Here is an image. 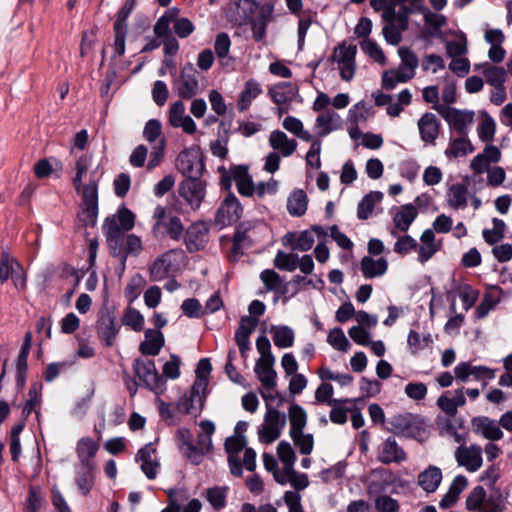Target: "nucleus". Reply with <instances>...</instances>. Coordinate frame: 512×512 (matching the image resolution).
<instances>
[{
  "label": "nucleus",
  "instance_id": "obj_1",
  "mask_svg": "<svg viewBox=\"0 0 512 512\" xmlns=\"http://www.w3.org/2000/svg\"><path fill=\"white\" fill-rule=\"evenodd\" d=\"M274 12L272 1L261 4L258 0H230L224 13L226 20L235 27L251 25L255 42H262Z\"/></svg>",
  "mask_w": 512,
  "mask_h": 512
},
{
  "label": "nucleus",
  "instance_id": "obj_2",
  "mask_svg": "<svg viewBox=\"0 0 512 512\" xmlns=\"http://www.w3.org/2000/svg\"><path fill=\"white\" fill-rule=\"evenodd\" d=\"M181 364V358L177 354H171L170 360L163 365L162 374L158 372L152 359L136 358L133 360L132 369L135 377L142 382V387L159 396L166 391L167 379L176 380L180 377Z\"/></svg>",
  "mask_w": 512,
  "mask_h": 512
},
{
  "label": "nucleus",
  "instance_id": "obj_3",
  "mask_svg": "<svg viewBox=\"0 0 512 512\" xmlns=\"http://www.w3.org/2000/svg\"><path fill=\"white\" fill-rule=\"evenodd\" d=\"M83 175L76 174L72 184L77 193L82 192V203L77 214L78 221L85 228H94L99 215L98 181L91 179L87 184L82 183Z\"/></svg>",
  "mask_w": 512,
  "mask_h": 512
},
{
  "label": "nucleus",
  "instance_id": "obj_4",
  "mask_svg": "<svg viewBox=\"0 0 512 512\" xmlns=\"http://www.w3.org/2000/svg\"><path fill=\"white\" fill-rule=\"evenodd\" d=\"M387 430L396 436L414 439L424 443L429 438L428 420L419 414L405 412L394 415L388 421Z\"/></svg>",
  "mask_w": 512,
  "mask_h": 512
},
{
  "label": "nucleus",
  "instance_id": "obj_5",
  "mask_svg": "<svg viewBox=\"0 0 512 512\" xmlns=\"http://www.w3.org/2000/svg\"><path fill=\"white\" fill-rule=\"evenodd\" d=\"M260 279L265 285L266 290L275 293L274 302H277L279 296H282L284 304L300 292L299 285L302 282H305L307 285L313 283L311 279L301 275H295L289 282H286L283 276L274 269L269 268L260 273Z\"/></svg>",
  "mask_w": 512,
  "mask_h": 512
},
{
  "label": "nucleus",
  "instance_id": "obj_6",
  "mask_svg": "<svg viewBox=\"0 0 512 512\" xmlns=\"http://www.w3.org/2000/svg\"><path fill=\"white\" fill-rule=\"evenodd\" d=\"M115 311L116 307L109 304L108 296H106L97 312L96 330L98 339L107 348L114 345L121 329V324L116 322Z\"/></svg>",
  "mask_w": 512,
  "mask_h": 512
},
{
  "label": "nucleus",
  "instance_id": "obj_7",
  "mask_svg": "<svg viewBox=\"0 0 512 512\" xmlns=\"http://www.w3.org/2000/svg\"><path fill=\"white\" fill-rule=\"evenodd\" d=\"M471 425L475 434L481 435L489 441H498L503 437L501 427L512 432V410H507L499 422L487 416H475L471 420Z\"/></svg>",
  "mask_w": 512,
  "mask_h": 512
},
{
  "label": "nucleus",
  "instance_id": "obj_8",
  "mask_svg": "<svg viewBox=\"0 0 512 512\" xmlns=\"http://www.w3.org/2000/svg\"><path fill=\"white\" fill-rule=\"evenodd\" d=\"M205 170L206 163L201 161L200 168L195 172V176L184 179L178 186L179 195L184 198L194 210L201 206L206 195V182L201 179Z\"/></svg>",
  "mask_w": 512,
  "mask_h": 512
},
{
  "label": "nucleus",
  "instance_id": "obj_9",
  "mask_svg": "<svg viewBox=\"0 0 512 512\" xmlns=\"http://www.w3.org/2000/svg\"><path fill=\"white\" fill-rule=\"evenodd\" d=\"M136 0H125L123 5L116 13V19L113 23L114 43L113 49L115 55L123 56L126 51V37L128 33L127 20L136 7Z\"/></svg>",
  "mask_w": 512,
  "mask_h": 512
},
{
  "label": "nucleus",
  "instance_id": "obj_10",
  "mask_svg": "<svg viewBox=\"0 0 512 512\" xmlns=\"http://www.w3.org/2000/svg\"><path fill=\"white\" fill-rule=\"evenodd\" d=\"M243 206L233 192L226 194L215 212L214 222L219 230L237 223L243 214Z\"/></svg>",
  "mask_w": 512,
  "mask_h": 512
},
{
  "label": "nucleus",
  "instance_id": "obj_11",
  "mask_svg": "<svg viewBox=\"0 0 512 512\" xmlns=\"http://www.w3.org/2000/svg\"><path fill=\"white\" fill-rule=\"evenodd\" d=\"M287 423V415L284 411L279 410L278 408H271L266 411L264 416L263 426H267L268 430H271L272 435L268 437L264 436V428H258V439L262 444H271L275 440H277L281 434L282 430Z\"/></svg>",
  "mask_w": 512,
  "mask_h": 512
},
{
  "label": "nucleus",
  "instance_id": "obj_12",
  "mask_svg": "<svg viewBox=\"0 0 512 512\" xmlns=\"http://www.w3.org/2000/svg\"><path fill=\"white\" fill-rule=\"evenodd\" d=\"M440 116L460 135L468 136V125L474 120V111L452 106H439Z\"/></svg>",
  "mask_w": 512,
  "mask_h": 512
},
{
  "label": "nucleus",
  "instance_id": "obj_13",
  "mask_svg": "<svg viewBox=\"0 0 512 512\" xmlns=\"http://www.w3.org/2000/svg\"><path fill=\"white\" fill-rule=\"evenodd\" d=\"M205 163V156L199 145H192L189 148L183 149L177 156V169L179 172L188 179L194 177L195 172L200 168V162Z\"/></svg>",
  "mask_w": 512,
  "mask_h": 512
},
{
  "label": "nucleus",
  "instance_id": "obj_14",
  "mask_svg": "<svg viewBox=\"0 0 512 512\" xmlns=\"http://www.w3.org/2000/svg\"><path fill=\"white\" fill-rule=\"evenodd\" d=\"M197 70L191 62H186L181 69L179 80L175 81L174 87L181 99H192L199 89V81L196 77Z\"/></svg>",
  "mask_w": 512,
  "mask_h": 512
},
{
  "label": "nucleus",
  "instance_id": "obj_15",
  "mask_svg": "<svg viewBox=\"0 0 512 512\" xmlns=\"http://www.w3.org/2000/svg\"><path fill=\"white\" fill-rule=\"evenodd\" d=\"M210 228L205 220H197L191 223L185 230L184 244L188 253L201 251L206 246L203 238L209 234Z\"/></svg>",
  "mask_w": 512,
  "mask_h": 512
},
{
  "label": "nucleus",
  "instance_id": "obj_16",
  "mask_svg": "<svg viewBox=\"0 0 512 512\" xmlns=\"http://www.w3.org/2000/svg\"><path fill=\"white\" fill-rule=\"evenodd\" d=\"M276 359H257L254 366L256 378L263 389L272 391L277 387V372L274 369Z\"/></svg>",
  "mask_w": 512,
  "mask_h": 512
},
{
  "label": "nucleus",
  "instance_id": "obj_17",
  "mask_svg": "<svg viewBox=\"0 0 512 512\" xmlns=\"http://www.w3.org/2000/svg\"><path fill=\"white\" fill-rule=\"evenodd\" d=\"M407 459L405 450L397 443L394 437L389 436L379 447L377 460L385 465L400 463Z\"/></svg>",
  "mask_w": 512,
  "mask_h": 512
},
{
  "label": "nucleus",
  "instance_id": "obj_18",
  "mask_svg": "<svg viewBox=\"0 0 512 512\" xmlns=\"http://www.w3.org/2000/svg\"><path fill=\"white\" fill-rule=\"evenodd\" d=\"M136 215L124 203L119 205L114 215L107 216L102 224L103 227L116 226L123 233L132 230L135 226Z\"/></svg>",
  "mask_w": 512,
  "mask_h": 512
},
{
  "label": "nucleus",
  "instance_id": "obj_19",
  "mask_svg": "<svg viewBox=\"0 0 512 512\" xmlns=\"http://www.w3.org/2000/svg\"><path fill=\"white\" fill-rule=\"evenodd\" d=\"M393 214V223L396 229L407 232L418 216V209L413 203H406L398 208L393 206L390 211Z\"/></svg>",
  "mask_w": 512,
  "mask_h": 512
},
{
  "label": "nucleus",
  "instance_id": "obj_20",
  "mask_svg": "<svg viewBox=\"0 0 512 512\" xmlns=\"http://www.w3.org/2000/svg\"><path fill=\"white\" fill-rule=\"evenodd\" d=\"M420 139L427 144H435L438 138L441 122L432 112H425L418 120Z\"/></svg>",
  "mask_w": 512,
  "mask_h": 512
},
{
  "label": "nucleus",
  "instance_id": "obj_21",
  "mask_svg": "<svg viewBox=\"0 0 512 512\" xmlns=\"http://www.w3.org/2000/svg\"><path fill=\"white\" fill-rule=\"evenodd\" d=\"M145 339L139 344V352L143 356H157L165 345V337L162 331L147 328L144 332Z\"/></svg>",
  "mask_w": 512,
  "mask_h": 512
},
{
  "label": "nucleus",
  "instance_id": "obj_22",
  "mask_svg": "<svg viewBox=\"0 0 512 512\" xmlns=\"http://www.w3.org/2000/svg\"><path fill=\"white\" fill-rule=\"evenodd\" d=\"M178 252V249H170L154 259L148 268L151 281H162L168 277L172 265L170 255Z\"/></svg>",
  "mask_w": 512,
  "mask_h": 512
},
{
  "label": "nucleus",
  "instance_id": "obj_23",
  "mask_svg": "<svg viewBox=\"0 0 512 512\" xmlns=\"http://www.w3.org/2000/svg\"><path fill=\"white\" fill-rule=\"evenodd\" d=\"M388 265L385 257L374 259L366 255L360 261V270L366 279H374L383 276L388 270Z\"/></svg>",
  "mask_w": 512,
  "mask_h": 512
},
{
  "label": "nucleus",
  "instance_id": "obj_24",
  "mask_svg": "<svg viewBox=\"0 0 512 512\" xmlns=\"http://www.w3.org/2000/svg\"><path fill=\"white\" fill-rule=\"evenodd\" d=\"M199 426L203 432L199 433L197 436V444L199 448L196 446V453L200 455L199 459L201 464L203 456L210 453L214 448L212 435L214 434L216 427L214 422L208 419L202 420Z\"/></svg>",
  "mask_w": 512,
  "mask_h": 512
},
{
  "label": "nucleus",
  "instance_id": "obj_25",
  "mask_svg": "<svg viewBox=\"0 0 512 512\" xmlns=\"http://www.w3.org/2000/svg\"><path fill=\"white\" fill-rule=\"evenodd\" d=\"M468 480L465 475L458 474L450 484L448 491L443 495L439 502V507L441 509H449L453 505H455L460 497V494L467 487Z\"/></svg>",
  "mask_w": 512,
  "mask_h": 512
},
{
  "label": "nucleus",
  "instance_id": "obj_26",
  "mask_svg": "<svg viewBox=\"0 0 512 512\" xmlns=\"http://www.w3.org/2000/svg\"><path fill=\"white\" fill-rule=\"evenodd\" d=\"M443 479L442 470L435 465H428L418 475V485L426 493H434L440 486Z\"/></svg>",
  "mask_w": 512,
  "mask_h": 512
},
{
  "label": "nucleus",
  "instance_id": "obj_27",
  "mask_svg": "<svg viewBox=\"0 0 512 512\" xmlns=\"http://www.w3.org/2000/svg\"><path fill=\"white\" fill-rule=\"evenodd\" d=\"M176 438L179 442V449L183 455L195 466L200 465V455L196 453V445L193 443L190 429L186 427L179 428L176 432Z\"/></svg>",
  "mask_w": 512,
  "mask_h": 512
},
{
  "label": "nucleus",
  "instance_id": "obj_28",
  "mask_svg": "<svg viewBox=\"0 0 512 512\" xmlns=\"http://www.w3.org/2000/svg\"><path fill=\"white\" fill-rule=\"evenodd\" d=\"M269 145L274 149L280 151L282 156L289 157L297 149V141L289 138L285 132L277 129L271 132L269 136Z\"/></svg>",
  "mask_w": 512,
  "mask_h": 512
},
{
  "label": "nucleus",
  "instance_id": "obj_29",
  "mask_svg": "<svg viewBox=\"0 0 512 512\" xmlns=\"http://www.w3.org/2000/svg\"><path fill=\"white\" fill-rule=\"evenodd\" d=\"M308 196L301 188L293 189L287 198V211L292 217L303 216L308 208Z\"/></svg>",
  "mask_w": 512,
  "mask_h": 512
},
{
  "label": "nucleus",
  "instance_id": "obj_30",
  "mask_svg": "<svg viewBox=\"0 0 512 512\" xmlns=\"http://www.w3.org/2000/svg\"><path fill=\"white\" fill-rule=\"evenodd\" d=\"M261 93L262 88L257 80L253 78L247 80L237 100L238 111L241 113L246 111L250 107L252 101L256 99Z\"/></svg>",
  "mask_w": 512,
  "mask_h": 512
},
{
  "label": "nucleus",
  "instance_id": "obj_31",
  "mask_svg": "<svg viewBox=\"0 0 512 512\" xmlns=\"http://www.w3.org/2000/svg\"><path fill=\"white\" fill-rule=\"evenodd\" d=\"M269 332L272 334V340L276 347L286 349L293 346L295 341V332L288 325H271Z\"/></svg>",
  "mask_w": 512,
  "mask_h": 512
},
{
  "label": "nucleus",
  "instance_id": "obj_32",
  "mask_svg": "<svg viewBox=\"0 0 512 512\" xmlns=\"http://www.w3.org/2000/svg\"><path fill=\"white\" fill-rule=\"evenodd\" d=\"M102 232L106 238L110 255L112 257L121 256V254H123L125 233L116 226L107 228L102 226Z\"/></svg>",
  "mask_w": 512,
  "mask_h": 512
},
{
  "label": "nucleus",
  "instance_id": "obj_33",
  "mask_svg": "<svg viewBox=\"0 0 512 512\" xmlns=\"http://www.w3.org/2000/svg\"><path fill=\"white\" fill-rule=\"evenodd\" d=\"M384 194L381 191L374 190L365 194L357 205V218L367 220L372 215L375 204L381 202Z\"/></svg>",
  "mask_w": 512,
  "mask_h": 512
},
{
  "label": "nucleus",
  "instance_id": "obj_34",
  "mask_svg": "<svg viewBox=\"0 0 512 512\" xmlns=\"http://www.w3.org/2000/svg\"><path fill=\"white\" fill-rule=\"evenodd\" d=\"M288 414L290 421L289 435L290 437H294L295 432H301L306 427L307 413L300 404L293 401L288 408Z\"/></svg>",
  "mask_w": 512,
  "mask_h": 512
},
{
  "label": "nucleus",
  "instance_id": "obj_35",
  "mask_svg": "<svg viewBox=\"0 0 512 512\" xmlns=\"http://www.w3.org/2000/svg\"><path fill=\"white\" fill-rule=\"evenodd\" d=\"M474 151L475 147L468 136L460 135L458 138L450 139L449 146L444 151V154L448 158H457L459 156H466Z\"/></svg>",
  "mask_w": 512,
  "mask_h": 512
},
{
  "label": "nucleus",
  "instance_id": "obj_36",
  "mask_svg": "<svg viewBox=\"0 0 512 512\" xmlns=\"http://www.w3.org/2000/svg\"><path fill=\"white\" fill-rule=\"evenodd\" d=\"M455 459L459 466L465 467L468 472H476L483 463L482 456L472 455L466 446H459L455 451Z\"/></svg>",
  "mask_w": 512,
  "mask_h": 512
},
{
  "label": "nucleus",
  "instance_id": "obj_37",
  "mask_svg": "<svg viewBox=\"0 0 512 512\" xmlns=\"http://www.w3.org/2000/svg\"><path fill=\"white\" fill-rule=\"evenodd\" d=\"M398 55L401 59L400 71L404 75L412 74V78L415 76V70L419 65V60L415 52L407 46H401L398 48Z\"/></svg>",
  "mask_w": 512,
  "mask_h": 512
},
{
  "label": "nucleus",
  "instance_id": "obj_38",
  "mask_svg": "<svg viewBox=\"0 0 512 512\" xmlns=\"http://www.w3.org/2000/svg\"><path fill=\"white\" fill-rule=\"evenodd\" d=\"M62 162L56 157L41 158L34 164L33 171L38 179L48 178L53 171H61Z\"/></svg>",
  "mask_w": 512,
  "mask_h": 512
},
{
  "label": "nucleus",
  "instance_id": "obj_39",
  "mask_svg": "<svg viewBox=\"0 0 512 512\" xmlns=\"http://www.w3.org/2000/svg\"><path fill=\"white\" fill-rule=\"evenodd\" d=\"M479 117L481 122L477 128L478 137L482 142L489 143L494 139L496 122L486 110H481Z\"/></svg>",
  "mask_w": 512,
  "mask_h": 512
},
{
  "label": "nucleus",
  "instance_id": "obj_40",
  "mask_svg": "<svg viewBox=\"0 0 512 512\" xmlns=\"http://www.w3.org/2000/svg\"><path fill=\"white\" fill-rule=\"evenodd\" d=\"M227 486H213L205 490V498L214 510L220 511L227 504Z\"/></svg>",
  "mask_w": 512,
  "mask_h": 512
},
{
  "label": "nucleus",
  "instance_id": "obj_41",
  "mask_svg": "<svg viewBox=\"0 0 512 512\" xmlns=\"http://www.w3.org/2000/svg\"><path fill=\"white\" fill-rule=\"evenodd\" d=\"M395 7L396 6L386 9L382 14V19L384 21L392 20L393 23L398 25L402 30H407L409 27V17L411 14L408 13L405 4H402L398 10H396Z\"/></svg>",
  "mask_w": 512,
  "mask_h": 512
},
{
  "label": "nucleus",
  "instance_id": "obj_42",
  "mask_svg": "<svg viewBox=\"0 0 512 512\" xmlns=\"http://www.w3.org/2000/svg\"><path fill=\"white\" fill-rule=\"evenodd\" d=\"M350 400L340 399H332L330 401L329 406H331V410L329 413L330 421L334 424L343 425L348 420V412H350L351 407H345L344 404H347Z\"/></svg>",
  "mask_w": 512,
  "mask_h": 512
},
{
  "label": "nucleus",
  "instance_id": "obj_43",
  "mask_svg": "<svg viewBox=\"0 0 512 512\" xmlns=\"http://www.w3.org/2000/svg\"><path fill=\"white\" fill-rule=\"evenodd\" d=\"M42 389L43 385L39 382L31 384L28 392L29 399L25 402L22 409V415L25 416V418H28L29 415L35 411L37 406L40 407L42 402Z\"/></svg>",
  "mask_w": 512,
  "mask_h": 512
},
{
  "label": "nucleus",
  "instance_id": "obj_44",
  "mask_svg": "<svg viewBox=\"0 0 512 512\" xmlns=\"http://www.w3.org/2000/svg\"><path fill=\"white\" fill-rule=\"evenodd\" d=\"M274 267L281 271L293 272L297 269L298 254L283 250H278L274 258Z\"/></svg>",
  "mask_w": 512,
  "mask_h": 512
},
{
  "label": "nucleus",
  "instance_id": "obj_45",
  "mask_svg": "<svg viewBox=\"0 0 512 512\" xmlns=\"http://www.w3.org/2000/svg\"><path fill=\"white\" fill-rule=\"evenodd\" d=\"M361 50L380 65L387 62L386 55L378 43L372 38L363 39L360 42Z\"/></svg>",
  "mask_w": 512,
  "mask_h": 512
},
{
  "label": "nucleus",
  "instance_id": "obj_46",
  "mask_svg": "<svg viewBox=\"0 0 512 512\" xmlns=\"http://www.w3.org/2000/svg\"><path fill=\"white\" fill-rule=\"evenodd\" d=\"M327 342L335 349L341 352H348L351 348V343L345 336L341 327L336 326L332 328L327 336Z\"/></svg>",
  "mask_w": 512,
  "mask_h": 512
},
{
  "label": "nucleus",
  "instance_id": "obj_47",
  "mask_svg": "<svg viewBox=\"0 0 512 512\" xmlns=\"http://www.w3.org/2000/svg\"><path fill=\"white\" fill-rule=\"evenodd\" d=\"M482 73L485 76L486 82L493 87H502L506 82L507 71L504 67L490 64L487 65Z\"/></svg>",
  "mask_w": 512,
  "mask_h": 512
},
{
  "label": "nucleus",
  "instance_id": "obj_48",
  "mask_svg": "<svg viewBox=\"0 0 512 512\" xmlns=\"http://www.w3.org/2000/svg\"><path fill=\"white\" fill-rule=\"evenodd\" d=\"M412 79V74L404 75L397 69L385 71L382 74L381 85L386 90H393L398 83H406Z\"/></svg>",
  "mask_w": 512,
  "mask_h": 512
},
{
  "label": "nucleus",
  "instance_id": "obj_49",
  "mask_svg": "<svg viewBox=\"0 0 512 512\" xmlns=\"http://www.w3.org/2000/svg\"><path fill=\"white\" fill-rule=\"evenodd\" d=\"M459 40H450L447 42L446 54L449 58L457 59L468 52L467 37L466 34L459 30Z\"/></svg>",
  "mask_w": 512,
  "mask_h": 512
},
{
  "label": "nucleus",
  "instance_id": "obj_50",
  "mask_svg": "<svg viewBox=\"0 0 512 512\" xmlns=\"http://www.w3.org/2000/svg\"><path fill=\"white\" fill-rule=\"evenodd\" d=\"M341 117L334 111H329L327 115H318L316 118V126L321 128L318 132L320 137L327 136L332 131L339 128V126H333V121H340Z\"/></svg>",
  "mask_w": 512,
  "mask_h": 512
},
{
  "label": "nucleus",
  "instance_id": "obj_51",
  "mask_svg": "<svg viewBox=\"0 0 512 512\" xmlns=\"http://www.w3.org/2000/svg\"><path fill=\"white\" fill-rule=\"evenodd\" d=\"M467 192L465 185L452 184L448 189V204L454 209H459L467 205Z\"/></svg>",
  "mask_w": 512,
  "mask_h": 512
},
{
  "label": "nucleus",
  "instance_id": "obj_52",
  "mask_svg": "<svg viewBox=\"0 0 512 512\" xmlns=\"http://www.w3.org/2000/svg\"><path fill=\"white\" fill-rule=\"evenodd\" d=\"M122 322L125 326L130 327L135 332H140L144 328V316L135 308L128 307L125 310Z\"/></svg>",
  "mask_w": 512,
  "mask_h": 512
},
{
  "label": "nucleus",
  "instance_id": "obj_53",
  "mask_svg": "<svg viewBox=\"0 0 512 512\" xmlns=\"http://www.w3.org/2000/svg\"><path fill=\"white\" fill-rule=\"evenodd\" d=\"M295 446L299 449L300 454L308 456L312 453L314 448V437L311 433H304L303 431L295 432L294 437H291Z\"/></svg>",
  "mask_w": 512,
  "mask_h": 512
},
{
  "label": "nucleus",
  "instance_id": "obj_54",
  "mask_svg": "<svg viewBox=\"0 0 512 512\" xmlns=\"http://www.w3.org/2000/svg\"><path fill=\"white\" fill-rule=\"evenodd\" d=\"M254 228L252 221H241L239 222L234 230V234L231 238L232 242L245 243L246 247H250L253 243L252 238L248 235L249 231Z\"/></svg>",
  "mask_w": 512,
  "mask_h": 512
},
{
  "label": "nucleus",
  "instance_id": "obj_55",
  "mask_svg": "<svg viewBox=\"0 0 512 512\" xmlns=\"http://www.w3.org/2000/svg\"><path fill=\"white\" fill-rule=\"evenodd\" d=\"M95 480V473L89 470H79L76 474L75 483L80 493L83 496H87L93 486Z\"/></svg>",
  "mask_w": 512,
  "mask_h": 512
},
{
  "label": "nucleus",
  "instance_id": "obj_56",
  "mask_svg": "<svg viewBox=\"0 0 512 512\" xmlns=\"http://www.w3.org/2000/svg\"><path fill=\"white\" fill-rule=\"evenodd\" d=\"M44 498L40 494V488L31 485L24 505L23 512H39Z\"/></svg>",
  "mask_w": 512,
  "mask_h": 512
},
{
  "label": "nucleus",
  "instance_id": "obj_57",
  "mask_svg": "<svg viewBox=\"0 0 512 512\" xmlns=\"http://www.w3.org/2000/svg\"><path fill=\"white\" fill-rule=\"evenodd\" d=\"M487 493L483 486H475L468 494L465 505L469 511H477L480 505L486 500Z\"/></svg>",
  "mask_w": 512,
  "mask_h": 512
},
{
  "label": "nucleus",
  "instance_id": "obj_58",
  "mask_svg": "<svg viewBox=\"0 0 512 512\" xmlns=\"http://www.w3.org/2000/svg\"><path fill=\"white\" fill-rule=\"evenodd\" d=\"M385 22L386 24L382 29L383 37L388 44L397 46L402 41V33L405 30H402L398 25L393 23L392 20Z\"/></svg>",
  "mask_w": 512,
  "mask_h": 512
},
{
  "label": "nucleus",
  "instance_id": "obj_59",
  "mask_svg": "<svg viewBox=\"0 0 512 512\" xmlns=\"http://www.w3.org/2000/svg\"><path fill=\"white\" fill-rule=\"evenodd\" d=\"M145 280L140 273L134 274L125 287L124 294L129 304L133 303L140 295V288L144 285Z\"/></svg>",
  "mask_w": 512,
  "mask_h": 512
},
{
  "label": "nucleus",
  "instance_id": "obj_60",
  "mask_svg": "<svg viewBox=\"0 0 512 512\" xmlns=\"http://www.w3.org/2000/svg\"><path fill=\"white\" fill-rule=\"evenodd\" d=\"M489 162L486 157L482 153H478L471 161L470 167L474 172V184L479 183L480 186H483V179L480 176L484 172H487L489 169Z\"/></svg>",
  "mask_w": 512,
  "mask_h": 512
},
{
  "label": "nucleus",
  "instance_id": "obj_61",
  "mask_svg": "<svg viewBox=\"0 0 512 512\" xmlns=\"http://www.w3.org/2000/svg\"><path fill=\"white\" fill-rule=\"evenodd\" d=\"M459 297L463 303L464 310L468 311L477 302L479 298V291L469 284H463L459 286Z\"/></svg>",
  "mask_w": 512,
  "mask_h": 512
},
{
  "label": "nucleus",
  "instance_id": "obj_62",
  "mask_svg": "<svg viewBox=\"0 0 512 512\" xmlns=\"http://www.w3.org/2000/svg\"><path fill=\"white\" fill-rule=\"evenodd\" d=\"M99 449V445L90 437H82L78 440L76 446V453L78 457L88 456L94 458Z\"/></svg>",
  "mask_w": 512,
  "mask_h": 512
},
{
  "label": "nucleus",
  "instance_id": "obj_63",
  "mask_svg": "<svg viewBox=\"0 0 512 512\" xmlns=\"http://www.w3.org/2000/svg\"><path fill=\"white\" fill-rule=\"evenodd\" d=\"M185 316L191 319H200L204 315L202 305L197 298H187L181 304Z\"/></svg>",
  "mask_w": 512,
  "mask_h": 512
},
{
  "label": "nucleus",
  "instance_id": "obj_64",
  "mask_svg": "<svg viewBox=\"0 0 512 512\" xmlns=\"http://www.w3.org/2000/svg\"><path fill=\"white\" fill-rule=\"evenodd\" d=\"M374 505L378 512H398L400 509L398 500L389 495L378 496Z\"/></svg>",
  "mask_w": 512,
  "mask_h": 512
}]
</instances>
